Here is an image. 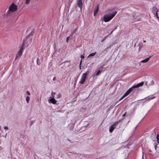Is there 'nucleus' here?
<instances>
[{
    "mask_svg": "<svg viewBox=\"0 0 159 159\" xmlns=\"http://www.w3.org/2000/svg\"><path fill=\"white\" fill-rule=\"evenodd\" d=\"M50 99L48 100L49 103H51L53 104H55L57 101L54 98L50 97Z\"/></svg>",
    "mask_w": 159,
    "mask_h": 159,
    "instance_id": "nucleus-8",
    "label": "nucleus"
},
{
    "mask_svg": "<svg viewBox=\"0 0 159 159\" xmlns=\"http://www.w3.org/2000/svg\"><path fill=\"white\" fill-rule=\"evenodd\" d=\"M97 14L95 13L94 12V14H93V16H95Z\"/></svg>",
    "mask_w": 159,
    "mask_h": 159,
    "instance_id": "nucleus-38",
    "label": "nucleus"
},
{
    "mask_svg": "<svg viewBox=\"0 0 159 159\" xmlns=\"http://www.w3.org/2000/svg\"><path fill=\"white\" fill-rule=\"evenodd\" d=\"M142 159H144V158H143V155L142 156Z\"/></svg>",
    "mask_w": 159,
    "mask_h": 159,
    "instance_id": "nucleus-45",
    "label": "nucleus"
},
{
    "mask_svg": "<svg viewBox=\"0 0 159 159\" xmlns=\"http://www.w3.org/2000/svg\"><path fill=\"white\" fill-rule=\"evenodd\" d=\"M81 63H82V60L80 61V65H81Z\"/></svg>",
    "mask_w": 159,
    "mask_h": 159,
    "instance_id": "nucleus-39",
    "label": "nucleus"
},
{
    "mask_svg": "<svg viewBox=\"0 0 159 159\" xmlns=\"http://www.w3.org/2000/svg\"><path fill=\"white\" fill-rule=\"evenodd\" d=\"M146 42V41L145 40H143V42H144V43H145V42Z\"/></svg>",
    "mask_w": 159,
    "mask_h": 159,
    "instance_id": "nucleus-44",
    "label": "nucleus"
},
{
    "mask_svg": "<svg viewBox=\"0 0 159 159\" xmlns=\"http://www.w3.org/2000/svg\"><path fill=\"white\" fill-rule=\"evenodd\" d=\"M117 13V11L113 12L111 14L105 15L102 17L101 20V21L108 22L110 21L115 16Z\"/></svg>",
    "mask_w": 159,
    "mask_h": 159,
    "instance_id": "nucleus-1",
    "label": "nucleus"
},
{
    "mask_svg": "<svg viewBox=\"0 0 159 159\" xmlns=\"http://www.w3.org/2000/svg\"><path fill=\"white\" fill-rule=\"evenodd\" d=\"M30 99V97L29 96H27L26 98V100L27 103H28L29 102Z\"/></svg>",
    "mask_w": 159,
    "mask_h": 159,
    "instance_id": "nucleus-18",
    "label": "nucleus"
},
{
    "mask_svg": "<svg viewBox=\"0 0 159 159\" xmlns=\"http://www.w3.org/2000/svg\"><path fill=\"white\" fill-rule=\"evenodd\" d=\"M130 89H129L124 94L126 96L129 95L131 92L130 91Z\"/></svg>",
    "mask_w": 159,
    "mask_h": 159,
    "instance_id": "nucleus-15",
    "label": "nucleus"
},
{
    "mask_svg": "<svg viewBox=\"0 0 159 159\" xmlns=\"http://www.w3.org/2000/svg\"><path fill=\"white\" fill-rule=\"evenodd\" d=\"M69 36L67 37L66 38V42L67 43H68V40H69Z\"/></svg>",
    "mask_w": 159,
    "mask_h": 159,
    "instance_id": "nucleus-30",
    "label": "nucleus"
},
{
    "mask_svg": "<svg viewBox=\"0 0 159 159\" xmlns=\"http://www.w3.org/2000/svg\"><path fill=\"white\" fill-rule=\"evenodd\" d=\"M99 11V7L98 6H97L96 8L95 9L94 12L96 14Z\"/></svg>",
    "mask_w": 159,
    "mask_h": 159,
    "instance_id": "nucleus-16",
    "label": "nucleus"
},
{
    "mask_svg": "<svg viewBox=\"0 0 159 159\" xmlns=\"http://www.w3.org/2000/svg\"><path fill=\"white\" fill-rule=\"evenodd\" d=\"M157 19L159 20V17H158V16H157Z\"/></svg>",
    "mask_w": 159,
    "mask_h": 159,
    "instance_id": "nucleus-41",
    "label": "nucleus"
},
{
    "mask_svg": "<svg viewBox=\"0 0 159 159\" xmlns=\"http://www.w3.org/2000/svg\"><path fill=\"white\" fill-rule=\"evenodd\" d=\"M152 9H153V11H155L156 10V11L157 10V8L155 6H154V7H153L152 8Z\"/></svg>",
    "mask_w": 159,
    "mask_h": 159,
    "instance_id": "nucleus-23",
    "label": "nucleus"
},
{
    "mask_svg": "<svg viewBox=\"0 0 159 159\" xmlns=\"http://www.w3.org/2000/svg\"><path fill=\"white\" fill-rule=\"evenodd\" d=\"M1 125H0V130H1Z\"/></svg>",
    "mask_w": 159,
    "mask_h": 159,
    "instance_id": "nucleus-47",
    "label": "nucleus"
},
{
    "mask_svg": "<svg viewBox=\"0 0 159 159\" xmlns=\"http://www.w3.org/2000/svg\"><path fill=\"white\" fill-rule=\"evenodd\" d=\"M78 29L77 28H75L73 31L71 32V33L70 34V36H72L73 34H74L76 32V30H77Z\"/></svg>",
    "mask_w": 159,
    "mask_h": 159,
    "instance_id": "nucleus-12",
    "label": "nucleus"
},
{
    "mask_svg": "<svg viewBox=\"0 0 159 159\" xmlns=\"http://www.w3.org/2000/svg\"><path fill=\"white\" fill-rule=\"evenodd\" d=\"M151 57H152L151 56H150L149 57H148L143 60H142L141 61V62H144V63H146V62H147L149 60V59Z\"/></svg>",
    "mask_w": 159,
    "mask_h": 159,
    "instance_id": "nucleus-11",
    "label": "nucleus"
},
{
    "mask_svg": "<svg viewBox=\"0 0 159 159\" xmlns=\"http://www.w3.org/2000/svg\"><path fill=\"white\" fill-rule=\"evenodd\" d=\"M112 46V45H110L108 46L105 50L104 51L107 50V49H110L111 48V47Z\"/></svg>",
    "mask_w": 159,
    "mask_h": 159,
    "instance_id": "nucleus-20",
    "label": "nucleus"
},
{
    "mask_svg": "<svg viewBox=\"0 0 159 159\" xmlns=\"http://www.w3.org/2000/svg\"><path fill=\"white\" fill-rule=\"evenodd\" d=\"M100 70H98L97 72V73L96 74V75L97 76L99 74V73H100Z\"/></svg>",
    "mask_w": 159,
    "mask_h": 159,
    "instance_id": "nucleus-29",
    "label": "nucleus"
},
{
    "mask_svg": "<svg viewBox=\"0 0 159 159\" xmlns=\"http://www.w3.org/2000/svg\"><path fill=\"white\" fill-rule=\"evenodd\" d=\"M143 84L144 82H142L137 84H134L129 89H130V91L131 92L134 90V88H137L139 87L142 86L143 85Z\"/></svg>",
    "mask_w": 159,
    "mask_h": 159,
    "instance_id": "nucleus-4",
    "label": "nucleus"
},
{
    "mask_svg": "<svg viewBox=\"0 0 159 159\" xmlns=\"http://www.w3.org/2000/svg\"><path fill=\"white\" fill-rule=\"evenodd\" d=\"M157 142H158V141L159 140V137H158V136H157Z\"/></svg>",
    "mask_w": 159,
    "mask_h": 159,
    "instance_id": "nucleus-36",
    "label": "nucleus"
},
{
    "mask_svg": "<svg viewBox=\"0 0 159 159\" xmlns=\"http://www.w3.org/2000/svg\"><path fill=\"white\" fill-rule=\"evenodd\" d=\"M34 122V121H33L31 122V125H32Z\"/></svg>",
    "mask_w": 159,
    "mask_h": 159,
    "instance_id": "nucleus-40",
    "label": "nucleus"
},
{
    "mask_svg": "<svg viewBox=\"0 0 159 159\" xmlns=\"http://www.w3.org/2000/svg\"><path fill=\"white\" fill-rule=\"evenodd\" d=\"M4 129H8V127H7V126H4Z\"/></svg>",
    "mask_w": 159,
    "mask_h": 159,
    "instance_id": "nucleus-32",
    "label": "nucleus"
},
{
    "mask_svg": "<svg viewBox=\"0 0 159 159\" xmlns=\"http://www.w3.org/2000/svg\"><path fill=\"white\" fill-rule=\"evenodd\" d=\"M84 56L83 55H81L80 56V58H81V60L84 58Z\"/></svg>",
    "mask_w": 159,
    "mask_h": 159,
    "instance_id": "nucleus-31",
    "label": "nucleus"
},
{
    "mask_svg": "<svg viewBox=\"0 0 159 159\" xmlns=\"http://www.w3.org/2000/svg\"><path fill=\"white\" fill-rule=\"evenodd\" d=\"M33 34V31H31L30 33L27 36L26 38L27 39H28L30 36L32 35Z\"/></svg>",
    "mask_w": 159,
    "mask_h": 159,
    "instance_id": "nucleus-13",
    "label": "nucleus"
},
{
    "mask_svg": "<svg viewBox=\"0 0 159 159\" xmlns=\"http://www.w3.org/2000/svg\"><path fill=\"white\" fill-rule=\"evenodd\" d=\"M126 114V112H125V113H124L122 116L123 117H124L125 116Z\"/></svg>",
    "mask_w": 159,
    "mask_h": 159,
    "instance_id": "nucleus-35",
    "label": "nucleus"
},
{
    "mask_svg": "<svg viewBox=\"0 0 159 159\" xmlns=\"http://www.w3.org/2000/svg\"><path fill=\"white\" fill-rule=\"evenodd\" d=\"M37 65L39 66L40 65V62H39V58H38L37 59Z\"/></svg>",
    "mask_w": 159,
    "mask_h": 159,
    "instance_id": "nucleus-24",
    "label": "nucleus"
},
{
    "mask_svg": "<svg viewBox=\"0 0 159 159\" xmlns=\"http://www.w3.org/2000/svg\"><path fill=\"white\" fill-rule=\"evenodd\" d=\"M55 80H56V77H54L53 78V81H55Z\"/></svg>",
    "mask_w": 159,
    "mask_h": 159,
    "instance_id": "nucleus-37",
    "label": "nucleus"
},
{
    "mask_svg": "<svg viewBox=\"0 0 159 159\" xmlns=\"http://www.w3.org/2000/svg\"><path fill=\"white\" fill-rule=\"evenodd\" d=\"M157 136H158V137H159V134H157Z\"/></svg>",
    "mask_w": 159,
    "mask_h": 159,
    "instance_id": "nucleus-46",
    "label": "nucleus"
},
{
    "mask_svg": "<svg viewBox=\"0 0 159 159\" xmlns=\"http://www.w3.org/2000/svg\"><path fill=\"white\" fill-rule=\"evenodd\" d=\"M82 1L83 0H77V5L81 10L82 7Z\"/></svg>",
    "mask_w": 159,
    "mask_h": 159,
    "instance_id": "nucleus-7",
    "label": "nucleus"
},
{
    "mask_svg": "<svg viewBox=\"0 0 159 159\" xmlns=\"http://www.w3.org/2000/svg\"><path fill=\"white\" fill-rule=\"evenodd\" d=\"M17 9V6L14 3H12L9 7V10L7 11V14H10V12H14L16 11Z\"/></svg>",
    "mask_w": 159,
    "mask_h": 159,
    "instance_id": "nucleus-2",
    "label": "nucleus"
},
{
    "mask_svg": "<svg viewBox=\"0 0 159 159\" xmlns=\"http://www.w3.org/2000/svg\"><path fill=\"white\" fill-rule=\"evenodd\" d=\"M30 0H26V1L25 2V4H29L30 3Z\"/></svg>",
    "mask_w": 159,
    "mask_h": 159,
    "instance_id": "nucleus-21",
    "label": "nucleus"
},
{
    "mask_svg": "<svg viewBox=\"0 0 159 159\" xmlns=\"http://www.w3.org/2000/svg\"><path fill=\"white\" fill-rule=\"evenodd\" d=\"M158 12V10H157L156 11V13L155 14V16L157 17V16H158V14L157 13V12Z\"/></svg>",
    "mask_w": 159,
    "mask_h": 159,
    "instance_id": "nucleus-28",
    "label": "nucleus"
},
{
    "mask_svg": "<svg viewBox=\"0 0 159 159\" xmlns=\"http://www.w3.org/2000/svg\"><path fill=\"white\" fill-rule=\"evenodd\" d=\"M61 94H58L57 95V99H58V98H60L61 97Z\"/></svg>",
    "mask_w": 159,
    "mask_h": 159,
    "instance_id": "nucleus-26",
    "label": "nucleus"
},
{
    "mask_svg": "<svg viewBox=\"0 0 159 159\" xmlns=\"http://www.w3.org/2000/svg\"><path fill=\"white\" fill-rule=\"evenodd\" d=\"M89 71H87L86 72L83 73L81 76L80 80L79 82V83L83 84L85 81L87 76L89 73Z\"/></svg>",
    "mask_w": 159,
    "mask_h": 159,
    "instance_id": "nucleus-3",
    "label": "nucleus"
},
{
    "mask_svg": "<svg viewBox=\"0 0 159 159\" xmlns=\"http://www.w3.org/2000/svg\"><path fill=\"white\" fill-rule=\"evenodd\" d=\"M126 96L124 94L121 97V98L119 100L118 102H119L122 99L124 98Z\"/></svg>",
    "mask_w": 159,
    "mask_h": 159,
    "instance_id": "nucleus-22",
    "label": "nucleus"
},
{
    "mask_svg": "<svg viewBox=\"0 0 159 159\" xmlns=\"http://www.w3.org/2000/svg\"><path fill=\"white\" fill-rule=\"evenodd\" d=\"M26 93L27 94H28V95H30V93L28 91H26Z\"/></svg>",
    "mask_w": 159,
    "mask_h": 159,
    "instance_id": "nucleus-33",
    "label": "nucleus"
},
{
    "mask_svg": "<svg viewBox=\"0 0 159 159\" xmlns=\"http://www.w3.org/2000/svg\"><path fill=\"white\" fill-rule=\"evenodd\" d=\"M79 69H81V65H80Z\"/></svg>",
    "mask_w": 159,
    "mask_h": 159,
    "instance_id": "nucleus-43",
    "label": "nucleus"
},
{
    "mask_svg": "<svg viewBox=\"0 0 159 159\" xmlns=\"http://www.w3.org/2000/svg\"><path fill=\"white\" fill-rule=\"evenodd\" d=\"M52 98H54V95L55 94V93L53 92L52 91Z\"/></svg>",
    "mask_w": 159,
    "mask_h": 159,
    "instance_id": "nucleus-27",
    "label": "nucleus"
},
{
    "mask_svg": "<svg viewBox=\"0 0 159 159\" xmlns=\"http://www.w3.org/2000/svg\"><path fill=\"white\" fill-rule=\"evenodd\" d=\"M25 48L24 41L22 43L21 47L20 48L19 51L23 52Z\"/></svg>",
    "mask_w": 159,
    "mask_h": 159,
    "instance_id": "nucleus-10",
    "label": "nucleus"
},
{
    "mask_svg": "<svg viewBox=\"0 0 159 159\" xmlns=\"http://www.w3.org/2000/svg\"><path fill=\"white\" fill-rule=\"evenodd\" d=\"M22 52L19 51L17 53V56L16 57V58H17L18 56H19V57H20L22 55Z\"/></svg>",
    "mask_w": 159,
    "mask_h": 159,
    "instance_id": "nucleus-17",
    "label": "nucleus"
},
{
    "mask_svg": "<svg viewBox=\"0 0 159 159\" xmlns=\"http://www.w3.org/2000/svg\"><path fill=\"white\" fill-rule=\"evenodd\" d=\"M107 36L108 35H107L105 37H104L103 39L102 40L101 42H103L107 39Z\"/></svg>",
    "mask_w": 159,
    "mask_h": 159,
    "instance_id": "nucleus-25",
    "label": "nucleus"
},
{
    "mask_svg": "<svg viewBox=\"0 0 159 159\" xmlns=\"http://www.w3.org/2000/svg\"><path fill=\"white\" fill-rule=\"evenodd\" d=\"M116 27L115 28H114L112 30L110 33V34H111L112 32L114 30H115L116 29Z\"/></svg>",
    "mask_w": 159,
    "mask_h": 159,
    "instance_id": "nucleus-34",
    "label": "nucleus"
},
{
    "mask_svg": "<svg viewBox=\"0 0 159 159\" xmlns=\"http://www.w3.org/2000/svg\"><path fill=\"white\" fill-rule=\"evenodd\" d=\"M69 61H65L63 63H65L66 62H69Z\"/></svg>",
    "mask_w": 159,
    "mask_h": 159,
    "instance_id": "nucleus-42",
    "label": "nucleus"
},
{
    "mask_svg": "<svg viewBox=\"0 0 159 159\" xmlns=\"http://www.w3.org/2000/svg\"><path fill=\"white\" fill-rule=\"evenodd\" d=\"M105 66V64H102L101 66L100 67L99 69H102V68H106L107 67H104V66Z\"/></svg>",
    "mask_w": 159,
    "mask_h": 159,
    "instance_id": "nucleus-19",
    "label": "nucleus"
},
{
    "mask_svg": "<svg viewBox=\"0 0 159 159\" xmlns=\"http://www.w3.org/2000/svg\"><path fill=\"white\" fill-rule=\"evenodd\" d=\"M96 54V52H95L93 53H91L88 56V57H92L94 56Z\"/></svg>",
    "mask_w": 159,
    "mask_h": 159,
    "instance_id": "nucleus-14",
    "label": "nucleus"
},
{
    "mask_svg": "<svg viewBox=\"0 0 159 159\" xmlns=\"http://www.w3.org/2000/svg\"><path fill=\"white\" fill-rule=\"evenodd\" d=\"M120 120L116 121L112 125L110 128L109 131L110 133H112L114 129L116 128V126L117 125L120 121Z\"/></svg>",
    "mask_w": 159,
    "mask_h": 159,
    "instance_id": "nucleus-5",
    "label": "nucleus"
},
{
    "mask_svg": "<svg viewBox=\"0 0 159 159\" xmlns=\"http://www.w3.org/2000/svg\"><path fill=\"white\" fill-rule=\"evenodd\" d=\"M156 98V96H154V95H150L145 98L147 101H149Z\"/></svg>",
    "mask_w": 159,
    "mask_h": 159,
    "instance_id": "nucleus-9",
    "label": "nucleus"
},
{
    "mask_svg": "<svg viewBox=\"0 0 159 159\" xmlns=\"http://www.w3.org/2000/svg\"><path fill=\"white\" fill-rule=\"evenodd\" d=\"M143 16V14H137L134 16V20L135 21L140 20Z\"/></svg>",
    "mask_w": 159,
    "mask_h": 159,
    "instance_id": "nucleus-6",
    "label": "nucleus"
}]
</instances>
